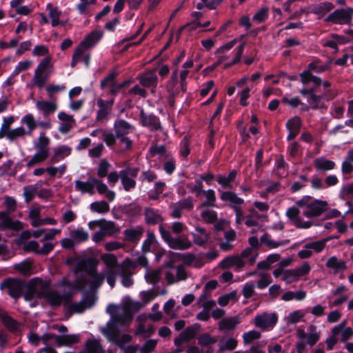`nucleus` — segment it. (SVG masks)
<instances>
[{"instance_id":"obj_57","label":"nucleus","mask_w":353,"mask_h":353,"mask_svg":"<svg viewBox=\"0 0 353 353\" xmlns=\"http://www.w3.org/2000/svg\"><path fill=\"white\" fill-rule=\"evenodd\" d=\"M261 337V333L256 330H251L243 334V339L245 344H250L253 341Z\"/></svg>"},{"instance_id":"obj_38","label":"nucleus","mask_w":353,"mask_h":353,"mask_svg":"<svg viewBox=\"0 0 353 353\" xmlns=\"http://www.w3.org/2000/svg\"><path fill=\"white\" fill-rule=\"evenodd\" d=\"M97 105L99 110L97 114V121H101L105 119L109 114L108 108L104 105V101L101 98L97 99Z\"/></svg>"},{"instance_id":"obj_11","label":"nucleus","mask_w":353,"mask_h":353,"mask_svg":"<svg viewBox=\"0 0 353 353\" xmlns=\"http://www.w3.org/2000/svg\"><path fill=\"white\" fill-rule=\"evenodd\" d=\"M222 269H229L235 267L236 272H240L245 265V262L239 255L225 257L219 264Z\"/></svg>"},{"instance_id":"obj_56","label":"nucleus","mask_w":353,"mask_h":353,"mask_svg":"<svg viewBox=\"0 0 353 353\" xmlns=\"http://www.w3.org/2000/svg\"><path fill=\"white\" fill-rule=\"evenodd\" d=\"M37 188L32 185H28L23 188V196L25 201L28 203L33 200L35 194L37 193Z\"/></svg>"},{"instance_id":"obj_8","label":"nucleus","mask_w":353,"mask_h":353,"mask_svg":"<svg viewBox=\"0 0 353 353\" xmlns=\"http://www.w3.org/2000/svg\"><path fill=\"white\" fill-rule=\"evenodd\" d=\"M139 118L141 125L150 128L152 131L162 129L159 118L154 114H147L143 108L140 111Z\"/></svg>"},{"instance_id":"obj_59","label":"nucleus","mask_w":353,"mask_h":353,"mask_svg":"<svg viewBox=\"0 0 353 353\" xmlns=\"http://www.w3.org/2000/svg\"><path fill=\"white\" fill-rule=\"evenodd\" d=\"M269 10L268 8H262L260 10L254 14L253 16V20L258 23H262L265 21L268 17Z\"/></svg>"},{"instance_id":"obj_42","label":"nucleus","mask_w":353,"mask_h":353,"mask_svg":"<svg viewBox=\"0 0 353 353\" xmlns=\"http://www.w3.org/2000/svg\"><path fill=\"white\" fill-rule=\"evenodd\" d=\"M46 301L52 307H59L61 304L60 294L57 291L49 290Z\"/></svg>"},{"instance_id":"obj_64","label":"nucleus","mask_w":353,"mask_h":353,"mask_svg":"<svg viewBox=\"0 0 353 353\" xmlns=\"http://www.w3.org/2000/svg\"><path fill=\"white\" fill-rule=\"evenodd\" d=\"M87 308L92 307L96 301V297L92 292H85L81 300Z\"/></svg>"},{"instance_id":"obj_16","label":"nucleus","mask_w":353,"mask_h":353,"mask_svg":"<svg viewBox=\"0 0 353 353\" xmlns=\"http://www.w3.org/2000/svg\"><path fill=\"white\" fill-rule=\"evenodd\" d=\"M80 341L79 334H62L56 336V345L58 347L70 346Z\"/></svg>"},{"instance_id":"obj_47","label":"nucleus","mask_w":353,"mask_h":353,"mask_svg":"<svg viewBox=\"0 0 353 353\" xmlns=\"http://www.w3.org/2000/svg\"><path fill=\"white\" fill-rule=\"evenodd\" d=\"M38 281L39 283H41L42 290H37V289L36 288L34 299L37 298V299H41L44 298L46 299V296H47V294L48 293V292L50 290V283L47 282V281L44 282L41 279V281Z\"/></svg>"},{"instance_id":"obj_24","label":"nucleus","mask_w":353,"mask_h":353,"mask_svg":"<svg viewBox=\"0 0 353 353\" xmlns=\"http://www.w3.org/2000/svg\"><path fill=\"white\" fill-rule=\"evenodd\" d=\"M50 139L45 136L43 132H41L38 138V141L34 144V148L42 153H46L49 154V145Z\"/></svg>"},{"instance_id":"obj_26","label":"nucleus","mask_w":353,"mask_h":353,"mask_svg":"<svg viewBox=\"0 0 353 353\" xmlns=\"http://www.w3.org/2000/svg\"><path fill=\"white\" fill-rule=\"evenodd\" d=\"M103 350L99 341L97 339H88L85 343L84 351L79 353H102Z\"/></svg>"},{"instance_id":"obj_30","label":"nucleus","mask_w":353,"mask_h":353,"mask_svg":"<svg viewBox=\"0 0 353 353\" xmlns=\"http://www.w3.org/2000/svg\"><path fill=\"white\" fill-rule=\"evenodd\" d=\"M199 328L200 325L199 323H195L192 326L186 327L183 331H182L180 333L181 336L185 339V342H189L195 337Z\"/></svg>"},{"instance_id":"obj_22","label":"nucleus","mask_w":353,"mask_h":353,"mask_svg":"<svg viewBox=\"0 0 353 353\" xmlns=\"http://www.w3.org/2000/svg\"><path fill=\"white\" fill-rule=\"evenodd\" d=\"M237 176V171L236 170H232L230 171L227 176L219 174L216 177V181L219 184H220L223 188H232V182L234 181Z\"/></svg>"},{"instance_id":"obj_60","label":"nucleus","mask_w":353,"mask_h":353,"mask_svg":"<svg viewBox=\"0 0 353 353\" xmlns=\"http://www.w3.org/2000/svg\"><path fill=\"white\" fill-rule=\"evenodd\" d=\"M299 279L294 269L286 270L283 272V280L288 283L297 281Z\"/></svg>"},{"instance_id":"obj_33","label":"nucleus","mask_w":353,"mask_h":353,"mask_svg":"<svg viewBox=\"0 0 353 353\" xmlns=\"http://www.w3.org/2000/svg\"><path fill=\"white\" fill-rule=\"evenodd\" d=\"M90 210L99 214H106L110 211V205L104 200L94 201L90 204Z\"/></svg>"},{"instance_id":"obj_48","label":"nucleus","mask_w":353,"mask_h":353,"mask_svg":"<svg viewBox=\"0 0 353 353\" xmlns=\"http://www.w3.org/2000/svg\"><path fill=\"white\" fill-rule=\"evenodd\" d=\"M26 134H27L26 130L23 127H18L8 132L7 139L10 141H13L17 138L21 137Z\"/></svg>"},{"instance_id":"obj_55","label":"nucleus","mask_w":353,"mask_h":353,"mask_svg":"<svg viewBox=\"0 0 353 353\" xmlns=\"http://www.w3.org/2000/svg\"><path fill=\"white\" fill-rule=\"evenodd\" d=\"M250 214L246 216V220L245 224L248 227L257 226L259 222L256 220L252 219L253 217H259V213L254 208H250L249 210Z\"/></svg>"},{"instance_id":"obj_18","label":"nucleus","mask_w":353,"mask_h":353,"mask_svg":"<svg viewBox=\"0 0 353 353\" xmlns=\"http://www.w3.org/2000/svg\"><path fill=\"white\" fill-rule=\"evenodd\" d=\"M95 179L93 176H90L88 178L87 181H81L80 180H76L75 183V189L77 191H79L82 193H88L91 195L94 193V184L92 182V179Z\"/></svg>"},{"instance_id":"obj_51","label":"nucleus","mask_w":353,"mask_h":353,"mask_svg":"<svg viewBox=\"0 0 353 353\" xmlns=\"http://www.w3.org/2000/svg\"><path fill=\"white\" fill-rule=\"evenodd\" d=\"M327 239H323L318 241H314L305 244V248L306 249H312L316 253H320L325 247Z\"/></svg>"},{"instance_id":"obj_63","label":"nucleus","mask_w":353,"mask_h":353,"mask_svg":"<svg viewBox=\"0 0 353 353\" xmlns=\"http://www.w3.org/2000/svg\"><path fill=\"white\" fill-rule=\"evenodd\" d=\"M299 210L296 207H292L288 209L286 216L288 218L294 223V225L299 220Z\"/></svg>"},{"instance_id":"obj_50","label":"nucleus","mask_w":353,"mask_h":353,"mask_svg":"<svg viewBox=\"0 0 353 353\" xmlns=\"http://www.w3.org/2000/svg\"><path fill=\"white\" fill-rule=\"evenodd\" d=\"M238 345V341L236 339L234 338H230L224 343H221L219 345V351H232L234 350Z\"/></svg>"},{"instance_id":"obj_7","label":"nucleus","mask_w":353,"mask_h":353,"mask_svg":"<svg viewBox=\"0 0 353 353\" xmlns=\"http://www.w3.org/2000/svg\"><path fill=\"white\" fill-rule=\"evenodd\" d=\"M327 208L328 203L326 201L314 199L308 205V210L303 212V214L304 216L310 219L319 216L327 211Z\"/></svg>"},{"instance_id":"obj_61","label":"nucleus","mask_w":353,"mask_h":353,"mask_svg":"<svg viewBox=\"0 0 353 353\" xmlns=\"http://www.w3.org/2000/svg\"><path fill=\"white\" fill-rule=\"evenodd\" d=\"M325 94H312L310 97L307 98V101L311 105V108L313 110H317L319 108V104L321 103V100L325 98Z\"/></svg>"},{"instance_id":"obj_13","label":"nucleus","mask_w":353,"mask_h":353,"mask_svg":"<svg viewBox=\"0 0 353 353\" xmlns=\"http://www.w3.org/2000/svg\"><path fill=\"white\" fill-rule=\"evenodd\" d=\"M88 225L90 228H92L93 225L99 226L100 228L105 232V234L109 236H112L119 231V228H116L115 223L113 221H106L105 219L92 221H90Z\"/></svg>"},{"instance_id":"obj_5","label":"nucleus","mask_w":353,"mask_h":353,"mask_svg":"<svg viewBox=\"0 0 353 353\" xmlns=\"http://www.w3.org/2000/svg\"><path fill=\"white\" fill-rule=\"evenodd\" d=\"M353 8L336 9L330 13L325 19V22H331L335 24H350L352 20Z\"/></svg>"},{"instance_id":"obj_9","label":"nucleus","mask_w":353,"mask_h":353,"mask_svg":"<svg viewBox=\"0 0 353 353\" xmlns=\"http://www.w3.org/2000/svg\"><path fill=\"white\" fill-rule=\"evenodd\" d=\"M97 261L92 258L83 259L79 261L74 268V272L84 271L90 276L96 275L97 272Z\"/></svg>"},{"instance_id":"obj_35","label":"nucleus","mask_w":353,"mask_h":353,"mask_svg":"<svg viewBox=\"0 0 353 353\" xmlns=\"http://www.w3.org/2000/svg\"><path fill=\"white\" fill-rule=\"evenodd\" d=\"M302 125L301 119L299 116H294L288 119L286 122L285 127L288 131L300 132Z\"/></svg>"},{"instance_id":"obj_37","label":"nucleus","mask_w":353,"mask_h":353,"mask_svg":"<svg viewBox=\"0 0 353 353\" xmlns=\"http://www.w3.org/2000/svg\"><path fill=\"white\" fill-rule=\"evenodd\" d=\"M261 242L262 243L265 244L268 247L270 248H276L281 245H285L289 243L290 240H285L279 242H276L274 240H272L269 238V235L268 234H264L261 237Z\"/></svg>"},{"instance_id":"obj_20","label":"nucleus","mask_w":353,"mask_h":353,"mask_svg":"<svg viewBox=\"0 0 353 353\" xmlns=\"http://www.w3.org/2000/svg\"><path fill=\"white\" fill-rule=\"evenodd\" d=\"M325 266L327 268L333 269L334 273L337 274L347 269L346 262L339 260L336 256H333L328 259L326 261Z\"/></svg>"},{"instance_id":"obj_17","label":"nucleus","mask_w":353,"mask_h":353,"mask_svg":"<svg viewBox=\"0 0 353 353\" xmlns=\"http://www.w3.org/2000/svg\"><path fill=\"white\" fill-rule=\"evenodd\" d=\"M36 107L43 112L45 117H48L57 110V105L55 102L45 100L37 101Z\"/></svg>"},{"instance_id":"obj_36","label":"nucleus","mask_w":353,"mask_h":353,"mask_svg":"<svg viewBox=\"0 0 353 353\" xmlns=\"http://www.w3.org/2000/svg\"><path fill=\"white\" fill-rule=\"evenodd\" d=\"M119 176L125 191L130 192L136 188L137 182L134 179L127 176L123 172H119Z\"/></svg>"},{"instance_id":"obj_49","label":"nucleus","mask_w":353,"mask_h":353,"mask_svg":"<svg viewBox=\"0 0 353 353\" xmlns=\"http://www.w3.org/2000/svg\"><path fill=\"white\" fill-rule=\"evenodd\" d=\"M48 77V73L37 72L34 71L33 77L34 85H37L39 88H43Z\"/></svg>"},{"instance_id":"obj_54","label":"nucleus","mask_w":353,"mask_h":353,"mask_svg":"<svg viewBox=\"0 0 353 353\" xmlns=\"http://www.w3.org/2000/svg\"><path fill=\"white\" fill-rule=\"evenodd\" d=\"M110 167V163L105 159H101L98 170H97V175L100 178H103L108 175V170Z\"/></svg>"},{"instance_id":"obj_19","label":"nucleus","mask_w":353,"mask_h":353,"mask_svg":"<svg viewBox=\"0 0 353 353\" xmlns=\"http://www.w3.org/2000/svg\"><path fill=\"white\" fill-rule=\"evenodd\" d=\"M89 281L83 276L77 277L74 281H68L64 279L62 281V285L70 289L76 290L77 291H82L84 287L88 285Z\"/></svg>"},{"instance_id":"obj_21","label":"nucleus","mask_w":353,"mask_h":353,"mask_svg":"<svg viewBox=\"0 0 353 353\" xmlns=\"http://www.w3.org/2000/svg\"><path fill=\"white\" fill-rule=\"evenodd\" d=\"M37 281H41V279L34 278L32 279L28 283L26 282V288L22 294L25 301H31L34 299Z\"/></svg>"},{"instance_id":"obj_45","label":"nucleus","mask_w":353,"mask_h":353,"mask_svg":"<svg viewBox=\"0 0 353 353\" xmlns=\"http://www.w3.org/2000/svg\"><path fill=\"white\" fill-rule=\"evenodd\" d=\"M204 194H205L207 199L201 204L200 208L214 207L216 202L214 191L212 189H210L206 190Z\"/></svg>"},{"instance_id":"obj_44","label":"nucleus","mask_w":353,"mask_h":353,"mask_svg":"<svg viewBox=\"0 0 353 353\" xmlns=\"http://www.w3.org/2000/svg\"><path fill=\"white\" fill-rule=\"evenodd\" d=\"M117 139V137L115 136V133L106 130L103 131L102 140L109 148H113L115 145Z\"/></svg>"},{"instance_id":"obj_58","label":"nucleus","mask_w":353,"mask_h":353,"mask_svg":"<svg viewBox=\"0 0 353 353\" xmlns=\"http://www.w3.org/2000/svg\"><path fill=\"white\" fill-rule=\"evenodd\" d=\"M71 236L74 239L79 242L86 241L89 238L88 232L84 231L83 229H77L74 230L71 233Z\"/></svg>"},{"instance_id":"obj_62","label":"nucleus","mask_w":353,"mask_h":353,"mask_svg":"<svg viewBox=\"0 0 353 353\" xmlns=\"http://www.w3.org/2000/svg\"><path fill=\"white\" fill-rule=\"evenodd\" d=\"M157 341L154 339L148 340L141 347V353H150L153 352L157 346Z\"/></svg>"},{"instance_id":"obj_1","label":"nucleus","mask_w":353,"mask_h":353,"mask_svg":"<svg viewBox=\"0 0 353 353\" xmlns=\"http://www.w3.org/2000/svg\"><path fill=\"white\" fill-rule=\"evenodd\" d=\"M117 76L118 72L117 71H112L100 82V88L101 90H104L110 85V89L109 93L114 97L119 94L121 90L128 88L134 81L132 79H128L121 83H118L116 81Z\"/></svg>"},{"instance_id":"obj_2","label":"nucleus","mask_w":353,"mask_h":353,"mask_svg":"<svg viewBox=\"0 0 353 353\" xmlns=\"http://www.w3.org/2000/svg\"><path fill=\"white\" fill-rule=\"evenodd\" d=\"M25 288L26 281L17 278H6L0 283V289L6 290L8 295L16 300L22 296Z\"/></svg>"},{"instance_id":"obj_12","label":"nucleus","mask_w":353,"mask_h":353,"mask_svg":"<svg viewBox=\"0 0 353 353\" xmlns=\"http://www.w3.org/2000/svg\"><path fill=\"white\" fill-rule=\"evenodd\" d=\"M103 37V33L100 31L94 30L91 32L86 37L80 42L77 48H80L83 52L87 49L93 47Z\"/></svg>"},{"instance_id":"obj_52","label":"nucleus","mask_w":353,"mask_h":353,"mask_svg":"<svg viewBox=\"0 0 353 353\" xmlns=\"http://www.w3.org/2000/svg\"><path fill=\"white\" fill-rule=\"evenodd\" d=\"M216 342V339L211 336L208 333L202 334L198 339V343L203 347L209 346L214 344Z\"/></svg>"},{"instance_id":"obj_34","label":"nucleus","mask_w":353,"mask_h":353,"mask_svg":"<svg viewBox=\"0 0 353 353\" xmlns=\"http://www.w3.org/2000/svg\"><path fill=\"white\" fill-rule=\"evenodd\" d=\"M158 77L155 74L145 75L139 77V83L145 88L153 87L156 88L157 85Z\"/></svg>"},{"instance_id":"obj_32","label":"nucleus","mask_w":353,"mask_h":353,"mask_svg":"<svg viewBox=\"0 0 353 353\" xmlns=\"http://www.w3.org/2000/svg\"><path fill=\"white\" fill-rule=\"evenodd\" d=\"M334 8L332 3L329 1H324L314 6L312 12L315 14H325L330 12Z\"/></svg>"},{"instance_id":"obj_15","label":"nucleus","mask_w":353,"mask_h":353,"mask_svg":"<svg viewBox=\"0 0 353 353\" xmlns=\"http://www.w3.org/2000/svg\"><path fill=\"white\" fill-rule=\"evenodd\" d=\"M113 127L116 137L127 135L132 128L129 122L122 119L115 120Z\"/></svg>"},{"instance_id":"obj_43","label":"nucleus","mask_w":353,"mask_h":353,"mask_svg":"<svg viewBox=\"0 0 353 353\" xmlns=\"http://www.w3.org/2000/svg\"><path fill=\"white\" fill-rule=\"evenodd\" d=\"M48 154L42 153L37 151V152L34 154L32 158L27 163V166L28 168H32L37 164H39L43 162L48 159Z\"/></svg>"},{"instance_id":"obj_46","label":"nucleus","mask_w":353,"mask_h":353,"mask_svg":"<svg viewBox=\"0 0 353 353\" xmlns=\"http://www.w3.org/2000/svg\"><path fill=\"white\" fill-rule=\"evenodd\" d=\"M54 153L61 160L70 155L72 148L66 145H62L53 149Z\"/></svg>"},{"instance_id":"obj_39","label":"nucleus","mask_w":353,"mask_h":353,"mask_svg":"<svg viewBox=\"0 0 353 353\" xmlns=\"http://www.w3.org/2000/svg\"><path fill=\"white\" fill-rule=\"evenodd\" d=\"M32 264L28 259H25L21 263L15 264L14 269L25 275L30 274Z\"/></svg>"},{"instance_id":"obj_25","label":"nucleus","mask_w":353,"mask_h":353,"mask_svg":"<svg viewBox=\"0 0 353 353\" xmlns=\"http://www.w3.org/2000/svg\"><path fill=\"white\" fill-rule=\"evenodd\" d=\"M102 261L107 265L108 270H117L119 271L122 266L118 265L117 259L113 254H104L101 256Z\"/></svg>"},{"instance_id":"obj_28","label":"nucleus","mask_w":353,"mask_h":353,"mask_svg":"<svg viewBox=\"0 0 353 353\" xmlns=\"http://www.w3.org/2000/svg\"><path fill=\"white\" fill-rule=\"evenodd\" d=\"M123 233L125 234L126 241L130 242H135L140 240L143 234V230L142 228H128L124 230Z\"/></svg>"},{"instance_id":"obj_23","label":"nucleus","mask_w":353,"mask_h":353,"mask_svg":"<svg viewBox=\"0 0 353 353\" xmlns=\"http://www.w3.org/2000/svg\"><path fill=\"white\" fill-rule=\"evenodd\" d=\"M315 168L317 171H328L333 170L336 165L333 161L323 158L316 159L314 161Z\"/></svg>"},{"instance_id":"obj_10","label":"nucleus","mask_w":353,"mask_h":353,"mask_svg":"<svg viewBox=\"0 0 353 353\" xmlns=\"http://www.w3.org/2000/svg\"><path fill=\"white\" fill-rule=\"evenodd\" d=\"M278 321V316L276 313H263L255 316V325L256 327L265 329L273 327Z\"/></svg>"},{"instance_id":"obj_27","label":"nucleus","mask_w":353,"mask_h":353,"mask_svg":"<svg viewBox=\"0 0 353 353\" xmlns=\"http://www.w3.org/2000/svg\"><path fill=\"white\" fill-rule=\"evenodd\" d=\"M47 10H49V17L51 19V25L52 27H57L60 25L59 17L61 14V11L57 7H53L52 3L47 4Z\"/></svg>"},{"instance_id":"obj_53","label":"nucleus","mask_w":353,"mask_h":353,"mask_svg":"<svg viewBox=\"0 0 353 353\" xmlns=\"http://www.w3.org/2000/svg\"><path fill=\"white\" fill-rule=\"evenodd\" d=\"M156 240L154 234L152 232H148V238L143 242L141 250L143 253H147L150 251L151 245Z\"/></svg>"},{"instance_id":"obj_31","label":"nucleus","mask_w":353,"mask_h":353,"mask_svg":"<svg viewBox=\"0 0 353 353\" xmlns=\"http://www.w3.org/2000/svg\"><path fill=\"white\" fill-rule=\"evenodd\" d=\"M21 122L26 124L28 127V130L26 131L28 135H31L32 132L37 127V121L34 120L33 115L30 113L23 116L21 119Z\"/></svg>"},{"instance_id":"obj_6","label":"nucleus","mask_w":353,"mask_h":353,"mask_svg":"<svg viewBox=\"0 0 353 353\" xmlns=\"http://www.w3.org/2000/svg\"><path fill=\"white\" fill-rule=\"evenodd\" d=\"M123 316H117V318H112L111 321H110L107 323V327L103 330V334H105L110 339H114L116 337H119V344L121 345L122 344H128L130 343L132 337L131 335L128 334H123L121 336H119L117 334V332L114 329L115 326L119 323V319H123Z\"/></svg>"},{"instance_id":"obj_41","label":"nucleus","mask_w":353,"mask_h":353,"mask_svg":"<svg viewBox=\"0 0 353 353\" xmlns=\"http://www.w3.org/2000/svg\"><path fill=\"white\" fill-rule=\"evenodd\" d=\"M14 120L15 119L13 116L3 118V123L0 129V139H3L4 137H7L8 132L11 131L10 126L14 122Z\"/></svg>"},{"instance_id":"obj_40","label":"nucleus","mask_w":353,"mask_h":353,"mask_svg":"<svg viewBox=\"0 0 353 353\" xmlns=\"http://www.w3.org/2000/svg\"><path fill=\"white\" fill-rule=\"evenodd\" d=\"M122 277L121 283L125 288H129L133 284L131 274L128 269L123 266L119 270V274Z\"/></svg>"},{"instance_id":"obj_29","label":"nucleus","mask_w":353,"mask_h":353,"mask_svg":"<svg viewBox=\"0 0 353 353\" xmlns=\"http://www.w3.org/2000/svg\"><path fill=\"white\" fill-rule=\"evenodd\" d=\"M239 323V318L236 316L224 319L219 323V328L220 330H232L236 325Z\"/></svg>"},{"instance_id":"obj_14","label":"nucleus","mask_w":353,"mask_h":353,"mask_svg":"<svg viewBox=\"0 0 353 353\" xmlns=\"http://www.w3.org/2000/svg\"><path fill=\"white\" fill-rule=\"evenodd\" d=\"M145 221L148 225H154L163 221V216L152 208L147 207L144 211Z\"/></svg>"},{"instance_id":"obj_3","label":"nucleus","mask_w":353,"mask_h":353,"mask_svg":"<svg viewBox=\"0 0 353 353\" xmlns=\"http://www.w3.org/2000/svg\"><path fill=\"white\" fill-rule=\"evenodd\" d=\"M159 230L162 239L172 249L185 250L189 249L192 246L191 242L187 237L185 239L172 237L170 231L165 229L162 224L159 225Z\"/></svg>"},{"instance_id":"obj_4","label":"nucleus","mask_w":353,"mask_h":353,"mask_svg":"<svg viewBox=\"0 0 353 353\" xmlns=\"http://www.w3.org/2000/svg\"><path fill=\"white\" fill-rule=\"evenodd\" d=\"M220 198L223 201H230L234 204L230 205V208L232 209L235 212V221L236 224L241 225L245 219V216L243 214L242 208L240 206L244 203V200L237 196V195L232 191L223 192L220 196Z\"/></svg>"}]
</instances>
